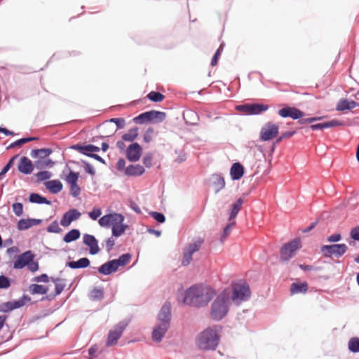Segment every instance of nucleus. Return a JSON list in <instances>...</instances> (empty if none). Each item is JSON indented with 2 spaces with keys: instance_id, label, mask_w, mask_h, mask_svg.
Returning <instances> with one entry per match:
<instances>
[{
  "instance_id": "obj_11",
  "label": "nucleus",
  "mask_w": 359,
  "mask_h": 359,
  "mask_svg": "<svg viewBox=\"0 0 359 359\" xmlns=\"http://www.w3.org/2000/svg\"><path fill=\"white\" fill-rule=\"evenodd\" d=\"M142 151V147L138 142H133L126 149V158L131 163L137 162L140 159Z\"/></svg>"
},
{
  "instance_id": "obj_23",
  "label": "nucleus",
  "mask_w": 359,
  "mask_h": 359,
  "mask_svg": "<svg viewBox=\"0 0 359 359\" xmlns=\"http://www.w3.org/2000/svg\"><path fill=\"white\" fill-rule=\"evenodd\" d=\"M90 265V261L88 257H81L76 261L67 262L65 264L66 267L72 269H86Z\"/></svg>"
},
{
  "instance_id": "obj_36",
  "label": "nucleus",
  "mask_w": 359,
  "mask_h": 359,
  "mask_svg": "<svg viewBox=\"0 0 359 359\" xmlns=\"http://www.w3.org/2000/svg\"><path fill=\"white\" fill-rule=\"evenodd\" d=\"M132 255L129 252L121 255L117 259H114V262L118 269L119 267L126 266L131 259Z\"/></svg>"
},
{
  "instance_id": "obj_18",
  "label": "nucleus",
  "mask_w": 359,
  "mask_h": 359,
  "mask_svg": "<svg viewBox=\"0 0 359 359\" xmlns=\"http://www.w3.org/2000/svg\"><path fill=\"white\" fill-rule=\"evenodd\" d=\"M208 181L210 185L214 188L215 194L219 193L225 187L224 178L221 174L211 175Z\"/></svg>"
},
{
  "instance_id": "obj_42",
  "label": "nucleus",
  "mask_w": 359,
  "mask_h": 359,
  "mask_svg": "<svg viewBox=\"0 0 359 359\" xmlns=\"http://www.w3.org/2000/svg\"><path fill=\"white\" fill-rule=\"evenodd\" d=\"M348 348L353 353H359V337H351L348 341Z\"/></svg>"
},
{
  "instance_id": "obj_31",
  "label": "nucleus",
  "mask_w": 359,
  "mask_h": 359,
  "mask_svg": "<svg viewBox=\"0 0 359 359\" xmlns=\"http://www.w3.org/2000/svg\"><path fill=\"white\" fill-rule=\"evenodd\" d=\"M55 164V162L51 158H40L34 161L35 168L43 170L44 168H51Z\"/></svg>"
},
{
  "instance_id": "obj_8",
  "label": "nucleus",
  "mask_w": 359,
  "mask_h": 359,
  "mask_svg": "<svg viewBox=\"0 0 359 359\" xmlns=\"http://www.w3.org/2000/svg\"><path fill=\"white\" fill-rule=\"evenodd\" d=\"M130 320L124 319L115 325L108 333L106 346L107 347L113 346L117 343V341L121 338L123 331L128 325Z\"/></svg>"
},
{
  "instance_id": "obj_27",
  "label": "nucleus",
  "mask_w": 359,
  "mask_h": 359,
  "mask_svg": "<svg viewBox=\"0 0 359 359\" xmlns=\"http://www.w3.org/2000/svg\"><path fill=\"white\" fill-rule=\"evenodd\" d=\"M53 152L51 148L34 149L31 151L30 156L34 158H48V157Z\"/></svg>"
},
{
  "instance_id": "obj_9",
  "label": "nucleus",
  "mask_w": 359,
  "mask_h": 359,
  "mask_svg": "<svg viewBox=\"0 0 359 359\" xmlns=\"http://www.w3.org/2000/svg\"><path fill=\"white\" fill-rule=\"evenodd\" d=\"M279 133V126L272 122H266L261 128L259 139L267 142L276 137Z\"/></svg>"
},
{
  "instance_id": "obj_41",
  "label": "nucleus",
  "mask_w": 359,
  "mask_h": 359,
  "mask_svg": "<svg viewBox=\"0 0 359 359\" xmlns=\"http://www.w3.org/2000/svg\"><path fill=\"white\" fill-rule=\"evenodd\" d=\"M34 175L36 177V182L40 183L41 182L49 181L48 180L52 177V173L48 170H40Z\"/></svg>"
},
{
  "instance_id": "obj_48",
  "label": "nucleus",
  "mask_w": 359,
  "mask_h": 359,
  "mask_svg": "<svg viewBox=\"0 0 359 359\" xmlns=\"http://www.w3.org/2000/svg\"><path fill=\"white\" fill-rule=\"evenodd\" d=\"M149 214L159 224H163L165 222V216L161 212L151 211Z\"/></svg>"
},
{
  "instance_id": "obj_38",
  "label": "nucleus",
  "mask_w": 359,
  "mask_h": 359,
  "mask_svg": "<svg viewBox=\"0 0 359 359\" xmlns=\"http://www.w3.org/2000/svg\"><path fill=\"white\" fill-rule=\"evenodd\" d=\"M109 218L111 227L120 224L125 220V217L121 213L117 212L109 213Z\"/></svg>"
},
{
  "instance_id": "obj_12",
  "label": "nucleus",
  "mask_w": 359,
  "mask_h": 359,
  "mask_svg": "<svg viewBox=\"0 0 359 359\" xmlns=\"http://www.w3.org/2000/svg\"><path fill=\"white\" fill-rule=\"evenodd\" d=\"M278 114L282 118H291L293 120H297L304 117L305 112L295 107L286 105L278 110Z\"/></svg>"
},
{
  "instance_id": "obj_50",
  "label": "nucleus",
  "mask_w": 359,
  "mask_h": 359,
  "mask_svg": "<svg viewBox=\"0 0 359 359\" xmlns=\"http://www.w3.org/2000/svg\"><path fill=\"white\" fill-rule=\"evenodd\" d=\"M235 109L236 111H238L245 115H250L251 103L237 105Z\"/></svg>"
},
{
  "instance_id": "obj_58",
  "label": "nucleus",
  "mask_w": 359,
  "mask_h": 359,
  "mask_svg": "<svg viewBox=\"0 0 359 359\" xmlns=\"http://www.w3.org/2000/svg\"><path fill=\"white\" fill-rule=\"evenodd\" d=\"M102 215V210L100 208H93V209L88 212V217L93 220H97Z\"/></svg>"
},
{
  "instance_id": "obj_63",
  "label": "nucleus",
  "mask_w": 359,
  "mask_h": 359,
  "mask_svg": "<svg viewBox=\"0 0 359 359\" xmlns=\"http://www.w3.org/2000/svg\"><path fill=\"white\" fill-rule=\"evenodd\" d=\"M350 237L355 241L359 242V225L353 227L350 231Z\"/></svg>"
},
{
  "instance_id": "obj_19",
  "label": "nucleus",
  "mask_w": 359,
  "mask_h": 359,
  "mask_svg": "<svg viewBox=\"0 0 359 359\" xmlns=\"http://www.w3.org/2000/svg\"><path fill=\"white\" fill-rule=\"evenodd\" d=\"M359 107V103L347 98H341L337 103L335 109L337 111H344L346 110H351L355 107Z\"/></svg>"
},
{
  "instance_id": "obj_32",
  "label": "nucleus",
  "mask_w": 359,
  "mask_h": 359,
  "mask_svg": "<svg viewBox=\"0 0 359 359\" xmlns=\"http://www.w3.org/2000/svg\"><path fill=\"white\" fill-rule=\"evenodd\" d=\"M81 236V232L77 229L69 230L62 238V241L66 243H69L78 240Z\"/></svg>"
},
{
  "instance_id": "obj_22",
  "label": "nucleus",
  "mask_w": 359,
  "mask_h": 359,
  "mask_svg": "<svg viewBox=\"0 0 359 359\" xmlns=\"http://www.w3.org/2000/svg\"><path fill=\"white\" fill-rule=\"evenodd\" d=\"M145 172V168L140 164H130L126 168L125 175L140 177Z\"/></svg>"
},
{
  "instance_id": "obj_59",
  "label": "nucleus",
  "mask_w": 359,
  "mask_h": 359,
  "mask_svg": "<svg viewBox=\"0 0 359 359\" xmlns=\"http://www.w3.org/2000/svg\"><path fill=\"white\" fill-rule=\"evenodd\" d=\"M70 188V195L74 198L78 197L81 191V187L79 186L78 183L75 184L69 185Z\"/></svg>"
},
{
  "instance_id": "obj_47",
  "label": "nucleus",
  "mask_w": 359,
  "mask_h": 359,
  "mask_svg": "<svg viewBox=\"0 0 359 359\" xmlns=\"http://www.w3.org/2000/svg\"><path fill=\"white\" fill-rule=\"evenodd\" d=\"M35 255L33 252H32V258L30 261H28L26 266L28 267L29 270L34 273L39 269V263L37 262H34Z\"/></svg>"
},
{
  "instance_id": "obj_7",
  "label": "nucleus",
  "mask_w": 359,
  "mask_h": 359,
  "mask_svg": "<svg viewBox=\"0 0 359 359\" xmlns=\"http://www.w3.org/2000/svg\"><path fill=\"white\" fill-rule=\"evenodd\" d=\"M347 250L348 246L345 243H332L323 245L320 247V251L325 257L334 256L339 258L346 252Z\"/></svg>"
},
{
  "instance_id": "obj_16",
  "label": "nucleus",
  "mask_w": 359,
  "mask_h": 359,
  "mask_svg": "<svg viewBox=\"0 0 359 359\" xmlns=\"http://www.w3.org/2000/svg\"><path fill=\"white\" fill-rule=\"evenodd\" d=\"M32 250H27L19 255L15 257V261L13 262L14 269H22L25 268L28 261L31 260L32 258Z\"/></svg>"
},
{
  "instance_id": "obj_5",
  "label": "nucleus",
  "mask_w": 359,
  "mask_h": 359,
  "mask_svg": "<svg viewBox=\"0 0 359 359\" xmlns=\"http://www.w3.org/2000/svg\"><path fill=\"white\" fill-rule=\"evenodd\" d=\"M301 248V240L299 238H295L290 242L284 243L280 250V262H288L294 256V252Z\"/></svg>"
},
{
  "instance_id": "obj_35",
  "label": "nucleus",
  "mask_w": 359,
  "mask_h": 359,
  "mask_svg": "<svg viewBox=\"0 0 359 359\" xmlns=\"http://www.w3.org/2000/svg\"><path fill=\"white\" fill-rule=\"evenodd\" d=\"M269 106L262 103H251L250 115H259L267 111Z\"/></svg>"
},
{
  "instance_id": "obj_17",
  "label": "nucleus",
  "mask_w": 359,
  "mask_h": 359,
  "mask_svg": "<svg viewBox=\"0 0 359 359\" xmlns=\"http://www.w3.org/2000/svg\"><path fill=\"white\" fill-rule=\"evenodd\" d=\"M93 269H97V272L102 276H109L118 271L113 259L107 261L99 267H93Z\"/></svg>"
},
{
  "instance_id": "obj_34",
  "label": "nucleus",
  "mask_w": 359,
  "mask_h": 359,
  "mask_svg": "<svg viewBox=\"0 0 359 359\" xmlns=\"http://www.w3.org/2000/svg\"><path fill=\"white\" fill-rule=\"evenodd\" d=\"M139 135L138 128L135 126L128 130L127 133H124L121 138L125 142H135L134 141L137 138Z\"/></svg>"
},
{
  "instance_id": "obj_15",
  "label": "nucleus",
  "mask_w": 359,
  "mask_h": 359,
  "mask_svg": "<svg viewBox=\"0 0 359 359\" xmlns=\"http://www.w3.org/2000/svg\"><path fill=\"white\" fill-rule=\"evenodd\" d=\"M81 215V212L76 208L69 209L63 214L60 219V224L64 227H67L72 222L79 219Z\"/></svg>"
},
{
  "instance_id": "obj_33",
  "label": "nucleus",
  "mask_w": 359,
  "mask_h": 359,
  "mask_svg": "<svg viewBox=\"0 0 359 359\" xmlns=\"http://www.w3.org/2000/svg\"><path fill=\"white\" fill-rule=\"evenodd\" d=\"M39 138L37 137H22L20 139H18L13 142H12L11 144H9L6 149L9 150L15 147H21L23 144H27L32 141L37 140Z\"/></svg>"
},
{
  "instance_id": "obj_56",
  "label": "nucleus",
  "mask_w": 359,
  "mask_h": 359,
  "mask_svg": "<svg viewBox=\"0 0 359 359\" xmlns=\"http://www.w3.org/2000/svg\"><path fill=\"white\" fill-rule=\"evenodd\" d=\"M81 163H83L84 170L87 174L90 176H94L95 175V170L91 164L85 160H81Z\"/></svg>"
},
{
  "instance_id": "obj_51",
  "label": "nucleus",
  "mask_w": 359,
  "mask_h": 359,
  "mask_svg": "<svg viewBox=\"0 0 359 359\" xmlns=\"http://www.w3.org/2000/svg\"><path fill=\"white\" fill-rule=\"evenodd\" d=\"M46 231L48 233H59L62 230L59 226L58 222L57 220H54L53 222L50 223V224L47 227Z\"/></svg>"
},
{
  "instance_id": "obj_29",
  "label": "nucleus",
  "mask_w": 359,
  "mask_h": 359,
  "mask_svg": "<svg viewBox=\"0 0 359 359\" xmlns=\"http://www.w3.org/2000/svg\"><path fill=\"white\" fill-rule=\"evenodd\" d=\"M29 201L32 203H36L39 205L46 204L50 205L51 201L48 200L46 197L43 196L39 193H31L29 196Z\"/></svg>"
},
{
  "instance_id": "obj_64",
  "label": "nucleus",
  "mask_w": 359,
  "mask_h": 359,
  "mask_svg": "<svg viewBox=\"0 0 359 359\" xmlns=\"http://www.w3.org/2000/svg\"><path fill=\"white\" fill-rule=\"evenodd\" d=\"M341 235L340 233H333L327 238V241L334 243L339 242L341 240Z\"/></svg>"
},
{
  "instance_id": "obj_10",
  "label": "nucleus",
  "mask_w": 359,
  "mask_h": 359,
  "mask_svg": "<svg viewBox=\"0 0 359 359\" xmlns=\"http://www.w3.org/2000/svg\"><path fill=\"white\" fill-rule=\"evenodd\" d=\"M31 301V298L27 294H23L20 298L13 301L6 302L0 304V312L8 313L15 309H20L25 306L27 302Z\"/></svg>"
},
{
  "instance_id": "obj_54",
  "label": "nucleus",
  "mask_w": 359,
  "mask_h": 359,
  "mask_svg": "<svg viewBox=\"0 0 359 359\" xmlns=\"http://www.w3.org/2000/svg\"><path fill=\"white\" fill-rule=\"evenodd\" d=\"M13 211L18 217H20L23 214V204L20 202H15L12 205Z\"/></svg>"
},
{
  "instance_id": "obj_30",
  "label": "nucleus",
  "mask_w": 359,
  "mask_h": 359,
  "mask_svg": "<svg viewBox=\"0 0 359 359\" xmlns=\"http://www.w3.org/2000/svg\"><path fill=\"white\" fill-rule=\"evenodd\" d=\"M29 292L32 294H46L48 292V287L39 285L36 283H32L29 286Z\"/></svg>"
},
{
  "instance_id": "obj_3",
  "label": "nucleus",
  "mask_w": 359,
  "mask_h": 359,
  "mask_svg": "<svg viewBox=\"0 0 359 359\" xmlns=\"http://www.w3.org/2000/svg\"><path fill=\"white\" fill-rule=\"evenodd\" d=\"M220 337L217 330L208 327L201 332L196 339L198 347L203 351L215 350L219 342Z\"/></svg>"
},
{
  "instance_id": "obj_28",
  "label": "nucleus",
  "mask_w": 359,
  "mask_h": 359,
  "mask_svg": "<svg viewBox=\"0 0 359 359\" xmlns=\"http://www.w3.org/2000/svg\"><path fill=\"white\" fill-rule=\"evenodd\" d=\"M243 203L244 200L242 198H238L234 203L231 205L229 216V221L233 220L237 217Z\"/></svg>"
},
{
  "instance_id": "obj_61",
  "label": "nucleus",
  "mask_w": 359,
  "mask_h": 359,
  "mask_svg": "<svg viewBox=\"0 0 359 359\" xmlns=\"http://www.w3.org/2000/svg\"><path fill=\"white\" fill-rule=\"evenodd\" d=\"M124 233L120 224L111 227L112 237L118 238Z\"/></svg>"
},
{
  "instance_id": "obj_55",
  "label": "nucleus",
  "mask_w": 359,
  "mask_h": 359,
  "mask_svg": "<svg viewBox=\"0 0 359 359\" xmlns=\"http://www.w3.org/2000/svg\"><path fill=\"white\" fill-rule=\"evenodd\" d=\"M325 123L326 129L332 127L344 126L346 125L345 122L338 119H332L330 121L325 122Z\"/></svg>"
},
{
  "instance_id": "obj_6",
  "label": "nucleus",
  "mask_w": 359,
  "mask_h": 359,
  "mask_svg": "<svg viewBox=\"0 0 359 359\" xmlns=\"http://www.w3.org/2000/svg\"><path fill=\"white\" fill-rule=\"evenodd\" d=\"M171 316H163L158 318V324L154 327L151 332L152 340L155 342L162 341L163 337L170 327Z\"/></svg>"
},
{
  "instance_id": "obj_37",
  "label": "nucleus",
  "mask_w": 359,
  "mask_h": 359,
  "mask_svg": "<svg viewBox=\"0 0 359 359\" xmlns=\"http://www.w3.org/2000/svg\"><path fill=\"white\" fill-rule=\"evenodd\" d=\"M66 168H68L69 173L65 176L64 180L69 185L77 184L79 178V172L72 170L67 165Z\"/></svg>"
},
{
  "instance_id": "obj_57",
  "label": "nucleus",
  "mask_w": 359,
  "mask_h": 359,
  "mask_svg": "<svg viewBox=\"0 0 359 359\" xmlns=\"http://www.w3.org/2000/svg\"><path fill=\"white\" fill-rule=\"evenodd\" d=\"M236 224V222L233 221L229 222L226 225V226L223 229V232L221 236V241H223V239H225L226 237L229 234L232 227Z\"/></svg>"
},
{
  "instance_id": "obj_14",
  "label": "nucleus",
  "mask_w": 359,
  "mask_h": 359,
  "mask_svg": "<svg viewBox=\"0 0 359 359\" xmlns=\"http://www.w3.org/2000/svg\"><path fill=\"white\" fill-rule=\"evenodd\" d=\"M35 168L34 161L32 162L28 157L22 156L18 163V170L25 175L33 172Z\"/></svg>"
},
{
  "instance_id": "obj_44",
  "label": "nucleus",
  "mask_w": 359,
  "mask_h": 359,
  "mask_svg": "<svg viewBox=\"0 0 359 359\" xmlns=\"http://www.w3.org/2000/svg\"><path fill=\"white\" fill-rule=\"evenodd\" d=\"M19 157L18 154L14 155L12 156L8 161L6 163V164L3 167L0 172V180L2 178V177L6 175L8 172V170L12 168L13 165L14 161L15 159H17Z\"/></svg>"
},
{
  "instance_id": "obj_43",
  "label": "nucleus",
  "mask_w": 359,
  "mask_h": 359,
  "mask_svg": "<svg viewBox=\"0 0 359 359\" xmlns=\"http://www.w3.org/2000/svg\"><path fill=\"white\" fill-rule=\"evenodd\" d=\"M202 243V240H198L197 241L188 244V245L184 249V251L193 255L194 252L199 250Z\"/></svg>"
},
{
  "instance_id": "obj_26",
  "label": "nucleus",
  "mask_w": 359,
  "mask_h": 359,
  "mask_svg": "<svg viewBox=\"0 0 359 359\" xmlns=\"http://www.w3.org/2000/svg\"><path fill=\"white\" fill-rule=\"evenodd\" d=\"M150 123L158 124L163 122L166 118V114L163 111L151 109L149 111Z\"/></svg>"
},
{
  "instance_id": "obj_1",
  "label": "nucleus",
  "mask_w": 359,
  "mask_h": 359,
  "mask_svg": "<svg viewBox=\"0 0 359 359\" xmlns=\"http://www.w3.org/2000/svg\"><path fill=\"white\" fill-rule=\"evenodd\" d=\"M216 290L203 285H193L184 294V304L196 308L204 307L215 297Z\"/></svg>"
},
{
  "instance_id": "obj_20",
  "label": "nucleus",
  "mask_w": 359,
  "mask_h": 359,
  "mask_svg": "<svg viewBox=\"0 0 359 359\" xmlns=\"http://www.w3.org/2000/svg\"><path fill=\"white\" fill-rule=\"evenodd\" d=\"M245 174V168L240 162L233 163L230 168V176L233 181L241 180Z\"/></svg>"
},
{
  "instance_id": "obj_60",
  "label": "nucleus",
  "mask_w": 359,
  "mask_h": 359,
  "mask_svg": "<svg viewBox=\"0 0 359 359\" xmlns=\"http://www.w3.org/2000/svg\"><path fill=\"white\" fill-rule=\"evenodd\" d=\"M98 223L101 226L109 227L111 226L109 214L101 217L98 221Z\"/></svg>"
},
{
  "instance_id": "obj_25",
  "label": "nucleus",
  "mask_w": 359,
  "mask_h": 359,
  "mask_svg": "<svg viewBox=\"0 0 359 359\" xmlns=\"http://www.w3.org/2000/svg\"><path fill=\"white\" fill-rule=\"evenodd\" d=\"M43 184L46 189L52 194H57L63 189V184L59 180L46 181Z\"/></svg>"
},
{
  "instance_id": "obj_62",
  "label": "nucleus",
  "mask_w": 359,
  "mask_h": 359,
  "mask_svg": "<svg viewBox=\"0 0 359 359\" xmlns=\"http://www.w3.org/2000/svg\"><path fill=\"white\" fill-rule=\"evenodd\" d=\"M32 280L37 283H48L50 280V278L46 273H42L35 276Z\"/></svg>"
},
{
  "instance_id": "obj_21",
  "label": "nucleus",
  "mask_w": 359,
  "mask_h": 359,
  "mask_svg": "<svg viewBox=\"0 0 359 359\" xmlns=\"http://www.w3.org/2000/svg\"><path fill=\"white\" fill-rule=\"evenodd\" d=\"M309 290V284L306 281H296L291 284L290 292L291 295L295 294H306Z\"/></svg>"
},
{
  "instance_id": "obj_24",
  "label": "nucleus",
  "mask_w": 359,
  "mask_h": 359,
  "mask_svg": "<svg viewBox=\"0 0 359 359\" xmlns=\"http://www.w3.org/2000/svg\"><path fill=\"white\" fill-rule=\"evenodd\" d=\"M69 149L77 151L80 154L91 158L94 154H93L92 149L90 148V144H83L77 143L72 144L69 147Z\"/></svg>"
},
{
  "instance_id": "obj_45",
  "label": "nucleus",
  "mask_w": 359,
  "mask_h": 359,
  "mask_svg": "<svg viewBox=\"0 0 359 359\" xmlns=\"http://www.w3.org/2000/svg\"><path fill=\"white\" fill-rule=\"evenodd\" d=\"M90 298L92 300H101L104 297L103 288L95 287L90 292Z\"/></svg>"
},
{
  "instance_id": "obj_39",
  "label": "nucleus",
  "mask_w": 359,
  "mask_h": 359,
  "mask_svg": "<svg viewBox=\"0 0 359 359\" xmlns=\"http://www.w3.org/2000/svg\"><path fill=\"white\" fill-rule=\"evenodd\" d=\"M133 122L136 124H144L150 123V118L149 111L142 112L133 119Z\"/></svg>"
},
{
  "instance_id": "obj_40",
  "label": "nucleus",
  "mask_w": 359,
  "mask_h": 359,
  "mask_svg": "<svg viewBox=\"0 0 359 359\" xmlns=\"http://www.w3.org/2000/svg\"><path fill=\"white\" fill-rule=\"evenodd\" d=\"M147 98L153 102L157 103L162 102L165 95L160 92L152 90L147 94Z\"/></svg>"
},
{
  "instance_id": "obj_52",
  "label": "nucleus",
  "mask_w": 359,
  "mask_h": 359,
  "mask_svg": "<svg viewBox=\"0 0 359 359\" xmlns=\"http://www.w3.org/2000/svg\"><path fill=\"white\" fill-rule=\"evenodd\" d=\"M153 154L151 152H147L144 154L142 158V163L146 168H150L152 167Z\"/></svg>"
},
{
  "instance_id": "obj_53",
  "label": "nucleus",
  "mask_w": 359,
  "mask_h": 359,
  "mask_svg": "<svg viewBox=\"0 0 359 359\" xmlns=\"http://www.w3.org/2000/svg\"><path fill=\"white\" fill-rule=\"evenodd\" d=\"M107 121L115 123L117 130L123 128L126 124V121L123 118H111Z\"/></svg>"
},
{
  "instance_id": "obj_13",
  "label": "nucleus",
  "mask_w": 359,
  "mask_h": 359,
  "mask_svg": "<svg viewBox=\"0 0 359 359\" xmlns=\"http://www.w3.org/2000/svg\"><path fill=\"white\" fill-rule=\"evenodd\" d=\"M83 243L88 247L90 255H95L100 252V248L98 245V241L95 236L88 233L83 234Z\"/></svg>"
},
{
  "instance_id": "obj_49",
  "label": "nucleus",
  "mask_w": 359,
  "mask_h": 359,
  "mask_svg": "<svg viewBox=\"0 0 359 359\" xmlns=\"http://www.w3.org/2000/svg\"><path fill=\"white\" fill-rule=\"evenodd\" d=\"M13 280L4 276H0V289H8L10 287Z\"/></svg>"
},
{
  "instance_id": "obj_2",
  "label": "nucleus",
  "mask_w": 359,
  "mask_h": 359,
  "mask_svg": "<svg viewBox=\"0 0 359 359\" xmlns=\"http://www.w3.org/2000/svg\"><path fill=\"white\" fill-rule=\"evenodd\" d=\"M251 294L250 285L246 281L241 280L231 283L230 298L233 305L238 306L243 302L248 301L251 297Z\"/></svg>"
},
{
  "instance_id": "obj_46",
  "label": "nucleus",
  "mask_w": 359,
  "mask_h": 359,
  "mask_svg": "<svg viewBox=\"0 0 359 359\" xmlns=\"http://www.w3.org/2000/svg\"><path fill=\"white\" fill-rule=\"evenodd\" d=\"M32 227L30 218H22L17 222V229L18 231L27 230Z\"/></svg>"
},
{
  "instance_id": "obj_4",
  "label": "nucleus",
  "mask_w": 359,
  "mask_h": 359,
  "mask_svg": "<svg viewBox=\"0 0 359 359\" xmlns=\"http://www.w3.org/2000/svg\"><path fill=\"white\" fill-rule=\"evenodd\" d=\"M231 304L233 303L230 298V289L226 287L215 296L209 314H228Z\"/></svg>"
}]
</instances>
